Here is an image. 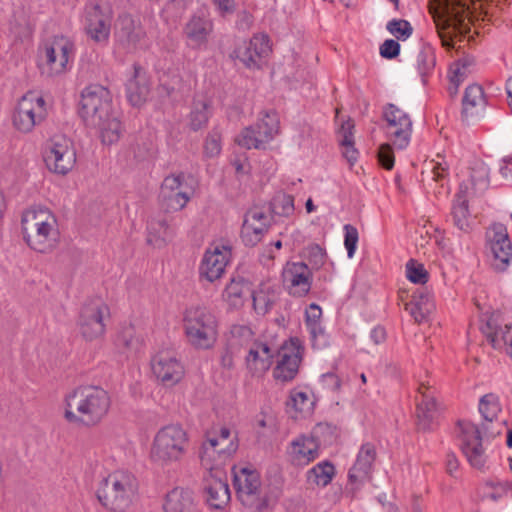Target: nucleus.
<instances>
[{
  "label": "nucleus",
  "instance_id": "ddd939ff",
  "mask_svg": "<svg viewBox=\"0 0 512 512\" xmlns=\"http://www.w3.org/2000/svg\"><path fill=\"white\" fill-rule=\"evenodd\" d=\"M304 348L299 339L292 338L285 342L277 351V364L273 369L275 380L287 383L292 381L299 372Z\"/></svg>",
  "mask_w": 512,
  "mask_h": 512
},
{
  "label": "nucleus",
  "instance_id": "b1692460",
  "mask_svg": "<svg viewBox=\"0 0 512 512\" xmlns=\"http://www.w3.org/2000/svg\"><path fill=\"white\" fill-rule=\"evenodd\" d=\"M212 32L213 22L204 13L192 15L183 28V34L188 40L189 46L194 49L205 47Z\"/></svg>",
  "mask_w": 512,
  "mask_h": 512
},
{
  "label": "nucleus",
  "instance_id": "a878e982",
  "mask_svg": "<svg viewBox=\"0 0 512 512\" xmlns=\"http://www.w3.org/2000/svg\"><path fill=\"white\" fill-rule=\"evenodd\" d=\"M376 457L375 445L370 442L363 443L358 451L355 463L349 470L348 478L350 482H363L368 479Z\"/></svg>",
  "mask_w": 512,
  "mask_h": 512
},
{
  "label": "nucleus",
  "instance_id": "338daca9",
  "mask_svg": "<svg viewBox=\"0 0 512 512\" xmlns=\"http://www.w3.org/2000/svg\"><path fill=\"white\" fill-rule=\"evenodd\" d=\"M468 71V64L467 61H460L457 63V66L455 70L453 71L452 76L450 77V81H457L458 83H461L464 78L466 77Z\"/></svg>",
  "mask_w": 512,
  "mask_h": 512
},
{
  "label": "nucleus",
  "instance_id": "4468645a",
  "mask_svg": "<svg viewBox=\"0 0 512 512\" xmlns=\"http://www.w3.org/2000/svg\"><path fill=\"white\" fill-rule=\"evenodd\" d=\"M44 161L50 171L60 175L67 174L76 163L72 142L65 137H54L45 150Z\"/></svg>",
  "mask_w": 512,
  "mask_h": 512
},
{
  "label": "nucleus",
  "instance_id": "a211bd4d",
  "mask_svg": "<svg viewBox=\"0 0 512 512\" xmlns=\"http://www.w3.org/2000/svg\"><path fill=\"white\" fill-rule=\"evenodd\" d=\"M73 51L74 44L64 36H55L51 42L45 44L41 52V60L45 62L48 74L63 73L73 55Z\"/></svg>",
  "mask_w": 512,
  "mask_h": 512
},
{
  "label": "nucleus",
  "instance_id": "603ef678",
  "mask_svg": "<svg viewBox=\"0 0 512 512\" xmlns=\"http://www.w3.org/2000/svg\"><path fill=\"white\" fill-rule=\"evenodd\" d=\"M221 149V134L214 128L208 133L204 141V155L208 158H214L220 154Z\"/></svg>",
  "mask_w": 512,
  "mask_h": 512
},
{
  "label": "nucleus",
  "instance_id": "13d9d810",
  "mask_svg": "<svg viewBox=\"0 0 512 512\" xmlns=\"http://www.w3.org/2000/svg\"><path fill=\"white\" fill-rule=\"evenodd\" d=\"M430 164L435 181H441L448 175L449 164L440 154L437 155V160H432Z\"/></svg>",
  "mask_w": 512,
  "mask_h": 512
},
{
  "label": "nucleus",
  "instance_id": "2eb2a0df",
  "mask_svg": "<svg viewBox=\"0 0 512 512\" xmlns=\"http://www.w3.org/2000/svg\"><path fill=\"white\" fill-rule=\"evenodd\" d=\"M492 253V267L499 272L505 271L512 262V243L507 227L502 223H493L486 232Z\"/></svg>",
  "mask_w": 512,
  "mask_h": 512
},
{
  "label": "nucleus",
  "instance_id": "423d86ee",
  "mask_svg": "<svg viewBox=\"0 0 512 512\" xmlns=\"http://www.w3.org/2000/svg\"><path fill=\"white\" fill-rule=\"evenodd\" d=\"M188 447L186 430L179 424H169L156 432L151 444L150 459L159 466H169L180 462Z\"/></svg>",
  "mask_w": 512,
  "mask_h": 512
},
{
  "label": "nucleus",
  "instance_id": "2f4dec72",
  "mask_svg": "<svg viewBox=\"0 0 512 512\" xmlns=\"http://www.w3.org/2000/svg\"><path fill=\"white\" fill-rule=\"evenodd\" d=\"M252 336L253 331L247 326L238 325L232 327L231 337L221 355V365L224 368L231 369L234 366V358L238 353V348L242 345V340L249 344Z\"/></svg>",
  "mask_w": 512,
  "mask_h": 512
},
{
  "label": "nucleus",
  "instance_id": "393cba45",
  "mask_svg": "<svg viewBox=\"0 0 512 512\" xmlns=\"http://www.w3.org/2000/svg\"><path fill=\"white\" fill-rule=\"evenodd\" d=\"M270 52L269 37L267 35H255L249 42H244L236 50V57L247 68L260 67L261 60Z\"/></svg>",
  "mask_w": 512,
  "mask_h": 512
},
{
  "label": "nucleus",
  "instance_id": "a19ab883",
  "mask_svg": "<svg viewBox=\"0 0 512 512\" xmlns=\"http://www.w3.org/2000/svg\"><path fill=\"white\" fill-rule=\"evenodd\" d=\"M334 474V465L329 461H323L308 470L307 480L309 483L325 487L332 481Z\"/></svg>",
  "mask_w": 512,
  "mask_h": 512
},
{
  "label": "nucleus",
  "instance_id": "cd10ccee",
  "mask_svg": "<svg viewBox=\"0 0 512 512\" xmlns=\"http://www.w3.org/2000/svg\"><path fill=\"white\" fill-rule=\"evenodd\" d=\"M147 231V243L158 248L165 246L176 235L173 218L160 216L152 217L147 222Z\"/></svg>",
  "mask_w": 512,
  "mask_h": 512
},
{
  "label": "nucleus",
  "instance_id": "9b49d317",
  "mask_svg": "<svg viewBox=\"0 0 512 512\" xmlns=\"http://www.w3.org/2000/svg\"><path fill=\"white\" fill-rule=\"evenodd\" d=\"M109 317L110 309L101 299L86 302L78 318L80 334L87 341L102 337L106 330L105 320Z\"/></svg>",
  "mask_w": 512,
  "mask_h": 512
},
{
  "label": "nucleus",
  "instance_id": "3c124183",
  "mask_svg": "<svg viewBox=\"0 0 512 512\" xmlns=\"http://www.w3.org/2000/svg\"><path fill=\"white\" fill-rule=\"evenodd\" d=\"M406 276L415 284H425L428 281V272L423 264L411 259L406 264Z\"/></svg>",
  "mask_w": 512,
  "mask_h": 512
},
{
  "label": "nucleus",
  "instance_id": "4c0bfd02",
  "mask_svg": "<svg viewBox=\"0 0 512 512\" xmlns=\"http://www.w3.org/2000/svg\"><path fill=\"white\" fill-rule=\"evenodd\" d=\"M88 126L97 128L102 142L107 145L116 143L122 134L121 123L112 112L109 113V116L103 117L101 123Z\"/></svg>",
  "mask_w": 512,
  "mask_h": 512
},
{
  "label": "nucleus",
  "instance_id": "f8f14e48",
  "mask_svg": "<svg viewBox=\"0 0 512 512\" xmlns=\"http://www.w3.org/2000/svg\"><path fill=\"white\" fill-rule=\"evenodd\" d=\"M46 117L45 101L33 92L26 93L18 102L13 115V124L21 132L27 133Z\"/></svg>",
  "mask_w": 512,
  "mask_h": 512
},
{
  "label": "nucleus",
  "instance_id": "c03bdc74",
  "mask_svg": "<svg viewBox=\"0 0 512 512\" xmlns=\"http://www.w3.org/2000/svg\"><path fill=\"white\" fill-rule=\"evenodd\" d=\"M141 341V336L132 324L123 326L117 336L118 345L128 350H136L140 346Z\"/></svg>",
  "mask_w": 512,
  "mask_h": 512
},
{
  "label": "nucleus",
  "instance_id": "7ed1b4c3",
  "mask_svg": "<svg viewBox=\"0 0 512 512\" xmlns=\"http://www.w3.org/2000/svg\"><path fill=\"white\" fill-rule=\"evenodd\" d=\"M23 240L39 253H50L58 245L59 229L56 216L46 207H31L21 218Z\"/></svg>",
  "mask_w": 512,
  "mask_h": 512
},
{
  "label": "nucleus",
  "instance_id": "e433bc0d",
  "mask_svg": "<svg viewBox=\"0 0 512 512\" xmlns=\"http://www.w3.org/2000/svg\"><path fill=\"white\" fill-rule=\"evenodd\" d=\"M211 116L210 102L205 99H194L188 115V126L192 131L206 127Z\"/></svg>",
  "mask_w": 512,
  "mask_h": 512
},
{
  "label": "nucleus",
  "instance_id": "6e6d98bb",
  "mask_svg": "<svg viewBox=\"0 0 512 512\" xmlns=\"http://www.w3.org/2000/svg\"><path fill=\"white\" fill-rule=\"evenodd\" d=\"M306 255L309 263L314 269H319L325 263L326 253L317 244L309 246L306 250Z\"/></svg>",
  "mask_w": 512,
  "mask_h": 512
},
{
  "label": "nucleus",
  "instance_id": "c85d7f7f",
  "mask_svg": "<svg viewBox=\"0 0 512 512\" xmlns=\"http://www.w3.org/2000/svg\"><path fill=\"white\" fill-rule=\"evenodd\" d=\"M163 510L164 512H201L193 492L183 487H175L167 493Z\"/></svg>",
  "mask_w": 512,
  "mask_h": 512
},
{
  "label": "nucleus",
  "instance_id": "09e8293b",
  "mask_svg": "<svg viewBox=\"0 0 512 512\" xmlns=\"http://www.w3.org/2000/svg\"><path fill=\"white\" fill-rule=\"evenodd\" d=\"M321 315L322 310L315 303L310 304L309 308L306 310L305 323L313 338H315L319 334H322L323 332L322 327L320 325Z\"/></svg>",
  "mask_w": 512,
  "mask_h": 512
},
{
  "label": "nucleus",
  "instance_id": "69168bd1",
  "mask_svg": "<svg viewBox=\"0 0 512 512\" xmlns=\"http://www.w3.org/2000/svg\"><path fill=\"white\" fill-rule=\"evenodd\" d=\"M244 220H251V222L257 221V222H260V223H265L266 226L269 227V217H268V215L265 212H263L261 209H259V208L250 209L246 213Z\"/></svg>",
  "mask_w": 512,
  "mask_h": 512
},
{
  "label": "nucleus",
  "instance_id": "6ab92c4d",
  "mask_svg": "<svg viewBox=\"0 0 512 512\" xmlns=\"http://www.w3.org/2000/svg\"><path fill=\"white\" fill-rule=\"evenodd\" d=\"M152 372L164 386L177 384L184 376V367L171 351H161L151 360Z\"/></svg>",
  "mask_w": 512,
  "mask_h": 512
},
{
  "label": "nucleus",
  "instance_id": "473e14b6",
  "mask_svg": "<svg viewBox=\"0 0 512 512\" xmlns=\"http://www.w3.org/2000/svg\"><path fill=\"white\" fill-rule=\"evenodd\" d=\"M435 305L429 292L418 289L412 295L410 302L405 304V310L414 318L415 322L422 323L434 311Z\"/></svg>",
  "mask_w": 512,
  "mask_h": 512
},
{
  "label": "nucleus",
  "instance_id": "7c9ffc66",
  "mask_svg": "<svg viewBox=\"0 0 512 512\" xmlns=\"http://www.w3.org/2000/svg\"><path fill=\"white\" fill-rule=\"evenodd\" d=\"M468 186L461 183L453 200L451 217L454 225L461 231L469 232L471 229V215L468 207Z\"/></svg>",
  "mask_w": 512,
  "mask_h": 512
},
{
  "label": "nucleus",
  "instance_id": "a18cd8bd",
  "mask_svg": "<svg viewBox=\"0 0 512 512\" xmlns=\"http://www.w3.org/2000/svg\"><path fill=\"white\" fill-rule=\"evenodd\" d=\"M268 231L265 223H260V226L254 227L249 223L243 222L241 229V238L246 246H255L263 237L264 233Z\"/></svg>",
  "mask_w": 512,
  "mask_h": 512
},
{
  "label": "nucleus",
  "instance_id": "37998d69",
  "mask_svg": "<svg viewBox=\"0 0 512 512\" xmlns=\"http://www.w3.org/2000/svg\"><path fill=\"white\" fill-rule=\"evenodd\" d=\"M139 68L135 66V76L126 85L129 101L134 105H140L147 97L149 88L146 84H139Z\"/></svg>",
  "mask_w": 512,
  "mask_h": 512
},
{
  "label": "nucleus",
  "instance_id": "052dcab7",
  "mask_svg": "<svg viewBox=\"0 0 512 512\" xmlns=\"http://www.w3.org/2000/svg\"><path fill=\"white\" fill-rule=\"evenodd\" d=\"M378 161L380 165L386 169L391 170L394 167V153L389 144H382L378 151Z\"/></svg>",
  "mask_w": 512,
  "mask_h": 512
},
{
  "label": "nucleus",
  "instance_id": "412c9836",
  "mask_svg": "<svg viewBox=\"0 0 512 512\" xmlns=\"http://www.w3.org/2000/svg\"><path fill=\"white\" fill-rule=\"evenodd\" d=\"M112 15L99 4L86 6L85 30L87 35L97 43H106L109 39Z\"/></svg>",
  "mask_w": 512,
  "mask_h": 512
},
{
  "label": "nucleus",
  "instance_id": "de8ad7c7",
  "mask_svg": "<svg viewBox=\"0 0 512 512\" xmlns=\"http://www.w3.org/2000/svg\"><path fill=\"white\" fill-rule=\"evenodd\" d=\"M259 135L262 132H270L271 140L279 132V118L275 111L265 112L263 117L255 125Z\"/></svg>",
  "mask_w": 512,
  "mask_h": 512
},
{
  "label": "nucleus",
  "instance_id": "79ce46f5",
  "mask_svg": "<svg viewBox=\"0 0 512 512\" xmlns=\"http://www.w3.org/2000/svg\"><path fill=\"white\" fill-rule=\"evenodd\" d=\"M251 290L250 284L243 278H233L226 286L223 297L230 305L238 306L242 303L243 297L251 293Z\"/></svg>",
  "mask_w": 512,
  "mask_h": 512
},
{
  "label": "nucleus",
  "instance_id": "e2e57ef3",
  "mask_svg": "<svg viewBox=\"0 0 512 512\" xmlns=\"http://www.w3.org/2000/svg\"><path fill=\"white\" fill-rule=\"evenodd\" d=\"M400 53V44L393 39H387L380 46V55L386 59H393Z\"/></svg>",
  "mask_w": 512,
  "mask_h": 512
},
{
  "label": "nucleus",
  "instance_id": "864d4df0",
  "mask_svg": "<svg viewBox=\"0 0 512 512\" xmlns=\"http://www.w3.org/2000/svg\"><path fill=\"white\" fill-rule=\"evenodd\" d=\"M386 28L391 34L395 35L398 39H406L413 32L410 23L407 20L402 19H393L389 21Z\"/></svg>",
  "mask_w": 512,
  "mask_h": 512
},
{
  "label": "nucleus",
  "instance_id": "9d476101",
  "mask_svg": "<svg viewBox=\"0 0 512 512\" xmlns=\"http://www.w3.org/2000/svg\"><path fill=\"white\" fill-rule=\"evenodd\" d=\"M193 194L184 173L171 174L164 178L159 192V205L166 213L177 212L186 207Z\"/></svg>",
  "mask_w": 512,
  "mask_h": 512
},
{
  "label": "nucleus",
  "instance_id": "f3484780",
  "mask_svg": "<svg viewBox=\"0 0 512 512\" xmlns=\"http://www.w3.org/2000/svg\"><path fill=\"white\" fill-rule=\"evenodd\" d=\"M203 478V494L211 509L222 510L230 502L231 494L227 477L222 469H207Z\"/></svg>",
  "mask_w": 512,
  "mask_h": 512
},
{
  "label": "nucleus",
  "instance_id": "0eeeda50",
  "mask_svg": "<svg viewBox=\"0 0 512 512\" xmlns=\"http://www.w3.org/2000/svg\"><path fill=\"white\" fill-rule=\"evenodd\" d=\"M183 322L191 346L199 350L214 346L218 336V322L208 307L197 305L186 309Z\"/></svg>",
  "mask_w": 512,
  "mask_h": 512
},
{
  "label": "nucleus",
  "instance_id": "8fccbe9b",
  "mask_svg": "<svg viewBox=\"0 0 512 512\" xmlns=\"http://www.w3.org/2000/svg\"><path fill=\"white\" fill-rule=\"evenodd\" d=\"M488 342L495 349L505 348L506 352L512 358V324L507 326L505 330H501V339L497 338L495 332H490L488 330Z\"/></svg>",
  "mask_w": 512,
  "mask_h": 512
},
{
  "label": "nucleus",
  "instance_id": "39448f33",
  "mask_svg": "<svg viewBox=\"0 0 512 512\" xmlns=\"http://www.w3.org/2000/svg\"><path fill=\"white\" fill-rule=\"evenodd\" d=\"M236 496L247 512H270L276 502L262 490L260 474L251 467L233 468Z\"/></svg>",
  "mask_w": 512,
  "mask_h": 512
},
{
  "label": "nucleus",
  "instance_id": "5701e85b",
  "mask_svg": "<svg viewBox=\"0 0 512 512\" xmlns=\"http://www.w3.org/2000/svg\"><path fill=\"white\" fill-rule=\"evenodd\" d=\"M241 347L247 349L248 354L245 358L247 369L254 375H261L269 370L272 365L274 351L267 342L254 340L253 338L246 344L242 340Z\"/></svg>",
  "mask_w": 512,
  "mask_h": 512
},
{
  "label": "nucleus",
  "instance_id": "49530a36",
  "mask_svg": "<svg viewBox=\"0 0 512 512\" xmlns=\"http://www.w3.org/2000/svg\"><path fill=\"white\" fill-rule=\"evenodd\" d=\"M272 211L280 216L288 217L294 212V198L285 193L277 194L272 200Z\"/></svg>",
  "mask_w": 512,
  "mask_h": 512
},
{
  "label": "nucleus",
  "instance_id": "20e7f679",
  "mask_svg": "<svg viewBox=\"0 0 512 512\" xmlns=\"http://www.w3.org/2000/svg\"><path fill=\"white\" fill-rule=\"evenodd\" d=\"M138 491L136 477L124 470L110 473L99 483L96 496L100 504L111 512H125Z\"/></svg>",
  "mask_w": 512,
  "mask_h": 512
},
{
  "label": "nucleus",
  "instance_id": "4be33fe9",
  "mask_svg": "<svg viewBox=\"0 0 512 512\" xmlns=\"http://www.w3.org/2000/svg\"><path fill=\"white\" fill-rule=\"evenodd\" d=\"M231 258V249L228 246H216L208 249L199 267L201 278L214 282L222 277Z\"/></svg>",
  "mask_w": 512,
  "mask_h": 512
},
{
  "label": "nucleus",
  "instance_id": "72a5a7b5",
  "mask_svg": "<svg viewBox=\"0 0 512 512\" xmlns=\"http://www.w3.org/2000/svg\"><path fill=\"white\" fill-rule=\"evenodd\" d=\"M144 34L140 25L136 24L130 17H125L121 20L116 35L119 44L128 52H132L138 48Z\"/></svg>",
  "mask_w": 512,
  "mask_h": 512
},
{
  "label": "nucleus",
  "instance_id": "ea45409f",
  "mask_svg": "<svg viewBox=\"0 0 512 512\" xmlns=\"http://www.w3.org/2000/svg\"><path fill=\"white\" fill-rule=\"evenodd\" d=\"M269 141H271L270 132H262L259 135L255 125L245 128L236 138L237 144L247 149H259Z\"/></svg>",
  "mask_w": 512,
  "mask_h": 512
},
{
  "label": "nucleus",
  "instance_id": "0e129e2a",
  "mask_svg": "<svg viewBox=\"0 0 512 512\" xmlns=\"http://www.w3.org/2000/svg\"><path fill=\"white\" fill-rule=\"evenodd\" d=\"M450 25V20L443 21L442 23L439 21L436 22L437 31L441 38L442 45L447 49H452L454 47L453 35L446 32V29L449 28Z\"/></svg>",
  "mask_w": 512,
  "mask_h": 512
},
{
  "label": "nucleus",
  "instance_id": "dca6fc26",
  "mask_svg": "<svg viewBox=\"0 0 512 512\" xmlns=\"http://www.w3.org/2000/svg\"><path fill=\"white\" fill-rule=\"evenodd\" d=\"M383 118L387 122V133L394 146L404 149L412 134V121L409 115L396 105L389 103L383 108Z\"/></svg>",
  "mask_w": 512,
  "mask_h": 512
},
{
  "label": "nucleus",
  "instance_id": "680f3d73",
  "mask_svg": "<svg viewBox=\"0 0 512 512\" xmlns=\"http://www.w3.org/2000/svg\"><path fill=\"white\" fill-rule=\"evenodd\" d=\"M320 383L324 389L330 392H337L341 388V380L338 375L333 372L322 374Z\"/></svg>",
  "mask_w": 512,
  "mask_h": 512
},
{
  "label": "nucleus",
  "instance_id": "1a4fd4ad",
  "mask_svg": "<svg viewBox=\"0 0 512 512\" xmlns=\"http://www.w3.org/2000/svg\"><path fill=\"white\" fill-rule=\"evenodd\" d=\"M112 112V96L110 91L100 85L91 84L81 92L79 114L85 124L96 125L103 117Z\"/></svg>",
  "mask_w": 512,
  "mask_h": 512
},
{
  "label": "nucleus",
  "instance_id": "4d7b16f0",
  "mask_svg": "<svg viewBox=\"0 0 512 512\" xmlns=\"http://www.w3.org/2000/svg\"><path fill=\"white\" fill-rule=\"evenodd\" d=\"M310 404L311 402L307 393L296 390L291 391L288 405H291L296 411L303 412L308 410Z\"/></svg>",
  "mask_w": 512,
  "mask_h": 512
},
{
  "label": "nucleus",
  "instance_id": "f257e3e1",
  "mask_svg": "<svg viewBox=\"0 0 512 512\" xmlns=\"http://www.w3.org/2000/svg\"><path fill=\"white\" fill-rule=\"evenodd\" d=\"M478 410L482 416L481 430L469 421H459L458 437L460 447L471 466L482 468L486 462L482 446L481 431L487 437L500 435L506 421L500 417L502 412L499 396L494 393L483 395L479 400Z\"/></svg>",
  "mask_w": 512,
  "mask_h": 512
},
{
  "label": "nucleus",
  "instance_id": "c9c22d12",
  "mask_svg": "<svg viewBox=\"0 0 512 512\" xmlns=\"http://www.w3.org/2000/svg\"><path fill=\"white\" fill-rule=\"evenodd\" d=\"M253 307L258 314H266L275 304L278 294L275 286L261 284L257 290H251Z\"/></svg>",
  "mask_w": 512,
  "mask_h": 512
},
{
  "label": "nucleus",
  "instance_id": "774afa93",
  "mask_svg": "<svg viewBox=\"0 0 512 512\" xmlns=\"http://www.w3.org/2000/svg\"><path fill=\"white\" fill-rule=\"evenodd\" d=\"M214 3L222 15L231 14L235 10L234 0H214Z\"/></svg>",
  "mask_w": 512,
  "mask_h": 512
},
{
  "label": "nucleus",
  "instance_id": "c756f323",
  "mask_svg": "<svg viewBox=\"0 0 512 512\" xmlns=\"http://www.w3.org/2000/svg\"><path fill=\"white\" fill-rule=\"evenodd\" d=\"M422 395L421 401L417 404V426L418 429L427 431L432 428V424L437 414V403L434 395L429 391V387L422 383L418 389Z\"/></svg>",
  "mask_w": 512,
  "mask_h": 512
},
{
  "label": "nucleus",
  "instance_id": "f03ea898",
  "mask_svg": "<svg viewBox=\"0 0 512 512\" xmlns=\"http://www.w3.org/2000/svg\"><path fill=\"white\" fill-rule=\"evenodd\" d=\"M64 418L87 427L99 424L111 406L109 393L100 386L80 385L65 395Z\"/></svg>",
  "mask_w": 512,
  "mask_h": 512
},
{
  "label": "nucleus",
  "instance_id": "bf43d9fd",
  "mask_svg": "<svg viewBox=\"0 0 512 512\" xmlns=\"http://www.w3.org/2000/svg\"><path fill=\"white\" fill-rule=\"evenodd\" d=\"M418 68L421 74H427L435 66V57L432 51L422 50L417 56Z\"/></svg>",
  "mask_w": 512,
  "mask_h": 512
},
{
  "label": "nucleus",
  "instance_id": "5fc2aeb1",
  "mask_svg": "<svg viewBox=\"0 0 512 512\" xmlns=\"http://www.w3.org/2000/svg\"><path fill=\"white\" fill-rule=\"evenodd\" d=\"M345 231V239H344V245L347 250V255L349 258H352L354 256V253L356 251L357 243H358V231L357 229L350 225L346 224L344 226Z\"/></svg>",
  "mask_w": 512,
  "mask_h": 512
},
{
  "label": "nucleus",
  "instance_id": "6e6552de",
  "mask_svg": "<svg viewBox=\"0 0 512 512\" xmlns=\"http://www.w3.org/2000/svg\"><path fill=\"white\" fill-rule=\"evenodd\" d=\"M238 449L237 437L227 427H220L207 433L200 449L201 464L206 469H221Z\"/></svg>",
  "mask_w": 512,
  "mask_h": 512
},
{
  "label": "nucleus",
  "instance_id": "aec40b11",
  "mask_svg": "<svg viewBox=\"0 0 512 512\" xmlns=\"http://www.w3.org/2000/svg\"><path fill=\"white\" fill-rule=\"evenodd\" d=\"M283 284L294 297L306 296L312 285V273L304 262H288L282 272Z\"/></svg>",
  "mask_w": 512,
  "mask_h": 512
},
{
  "label": "nucleus",
  "instance_id": "f704fd0d",
  "mask_svg": "<svg viewBox=\"0 0 512 512\" xmlns=\"http://www.w3.org/2000/svg\"><path fill=\"white\" fill-rule=\"evenodd\" d=\"M486 98L480 85L473 84L465 89L462 99V116L465 119L479 116L485 109Z\"/></svg>",
  "mask_w": 512,
  "mask_h": 512
},
{
  "label": "nucleus",
  "instance_id": "bb28decb",
  "mask_svg": "<svg viewBox=\"0 0 512 512\" xmlns=\"http://www.w3.org/2000/svg\"><path fill=\"white\" fill-rule=\"evenodd\" d=\"M289 455L294 464L308 465L318 458L319 444L312 436H298L290 444Z\"/></svg>",
  "mask_w": 512,
  "mask_h": 512
},
{
  "label": "nucleus",
  "instance_id": "58836bf2",
  "mask_svg": "<svg viewBox=\"0 0 512 512\" xmlns=\"http://www.w3.org/2000/svg\"><path fill=\"white\" fill-rule=\"evenodd\" d=\"M354 123L351 119L342 123L339 130V143L343 148V156L347 159L350 165H353L358 158V151L354 147Z\"/></svg>",
  "mask_w": 512,
  "mask_h": 512
}]
</instances>
